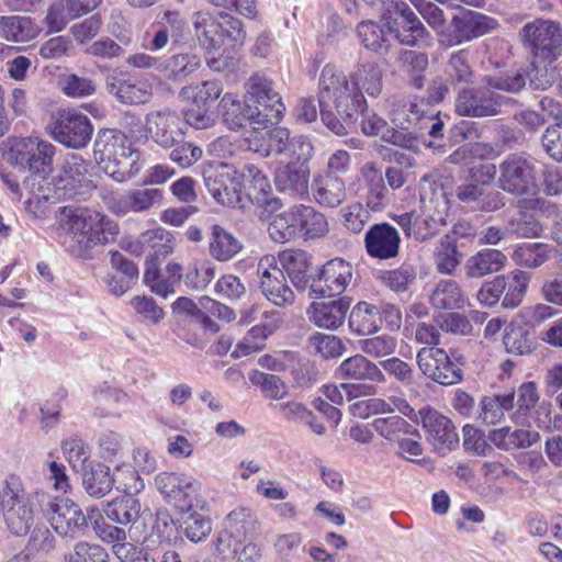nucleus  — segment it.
Instances as JSON below:
<instances>
[{
  "mask_svg": "<svg viewBox=\"0 0 562 562\" xmlns=\"http://www.w3.org/2000/svg\"><path fill=\"white\" fill-rule=\"evenodd\" d=\"M318 104L324 124L335 134L346 135L347 124L363 109L366 99L350 76L327 64L319 76Z\"/></svg>",
  "mask_w": 562,
  "mask_h": 562,
  "instance_id": "nucleus-1",
  "label": "nucleus"
},
{
  "mask_svg": "<svg viewBox=\"0 0 562 562\" xmlns=\"http://www.w3.org/2000/svg\"><path fill=\"white\" fill-rule=\"evenodd\" d=\"M59 225L71 236L80 256L97 246L114 241L120 232L116 222L103 212L88 206L61 207Z\"/></svg>",
  "mask_w": 562,
  "mask_h": 562,
  "instance_id": "nucleus-2",
  "label": "nucleus"
},
{
  "mask_svg": "<svg viewBox=\"0 0 562 562\" xmlns=\"http://www.w3.org/2000/svg\"><path fill=\"white\" fill-rule=\"evenodd\" d=\"M94 157L103 170L114 180L124 181L127 169L138 158L127 136L117 130H101L94 142Z\"/></svg>",
  "mask_w": 562,
  "mask_h": 562,
  "instance_id": "nucleus-3",
  "label": "nucleus"
},
{
  "mask_svg": "<svg viewBox=\"0 0 562 562\" xmlns=\"http://www.w3.org/2000/svg\"><path fill=\"white\" fill-rule=\"evenodd\" d=\"M246 106L250 111V124L255 127L274 124L282 117L285 106L272 81L263 74L256 72L246 82Z\"/></svg>",
  "mask_w": 562,
  "mask_h": 562,
  "instance_id": "nucleus-4",
  "label": "nucleus"
},
{
  "mask_svg": "<svg viewBox=\"0 0 562 562\" xmlns=\"http://www.w3.org/2000/svg\"><path fill=\"white\" fill-rule=\"evenodd\" d=\"M33 499L43 517L60 536H75L87 526V519L80 506L70 498H63L37 488Z\"/></svg>",
  "mask_w": 562,
  "mask_h": 562,
  "instance_id": "nucleus-5",
  "label": "nucleus"
},
{
  "mask_svg": "<svg viewBox=\"0 0 562 562\" xmlns=\"http://www.w3.org/2000/svg\"><path fill=\"white\" fill-rule=\"evenodd\" d=\"M191 24L196 41L205 49L221 48L226 38L237 43L246 37L241 21L227 13L215 16L210 11H196L191 16Z\"/></svg>",
  "mask_w": 562,
  "mask_h": 562,
  "instance_id": "nucleus-6",
  "label": "nucleus"
},
{
  "mask_svg": "<svg viewBox=\"0 0 562 562\" xmlns=\"http://www.w3.org/2000/svg\"><path fill=\"white\" fill-rule=\"evenodd\" d=\"M202 177L204 184L221 205L237 207L241 206L243 175L233 166L216 161L203 165Z\"/></svg>",
  "mask_w": 562,
  "mask_h": 562,
  "instance_id": "nucleus-7",
  "label": "nucleus"
},
{
  "mask_svg": "<svg viewBox=\"0 0 562 562\" xmlns=\"http://www.w3.org/2000/svg\"><path fill=\"white\" fill-rule=\"evenodd\" d=\"M498 188L516 195H532L538 191V172L532 160L509 155L498 166Z\"/></svg>",
  "mask_w": 562,
  "mask_h": 562,
  "instance_id": "nucleus-8",
  "label": "nucleus"
},
{
  "mask_svg": "<svg viewBox=\"0 0 562 562\" xmlns=\"http://www.w3.org/2000/svg\"><path fill=\"white\" fill-rule=\"evenodd\" d=\"M529 280V273L520 270L514 271L509 279L498 276L481 285L476 299L484 306H494L503 295L502 306L515 308L522 302Z\"/></svg>",
  "mask_w": 562,
  "mask_h": 562,
  "instance_id": "nucleus-9",
  "label": "nucleus"
},
{
  "mask_svg": "<svg viewBox=\"0 0 562 562\" xmlns=\"http://www.w3.org/2000/svg\"><path fill=\"white\" fill-rule=\"evenodd\" d=\"M33 496L34 492L26 495L24 483L19 475L15 476L10 488L8 487L1 515L9 530L16 536L26 535L34 525V507L37 508V506Z\"/></svg>",
  "mask_w": 562,
  "mask_h": 562,
  "instance_id": "nucleus-10",
  "label": "nucleus"
},
{
  "mask_svg": "<svg viewBox=\"0 0 562 562\" xmlns=\"http://www.w3.org/2000/svg\"><path fill=\"white\" fill-rule=\"evenodd\" d=\"M498 26L495 19L473 10L454 14L449 29L441 32V45L453 47L491 33Z\"/></svg>",
  "mask_w": 562,
  "mask_h": 562,
  "instance_id": "nucleus-11",
  "label": "nucleus"
},
{
  "mask_svg": "<svg viewBox=\"0 0 562 562\" xmlns=\"http://www.w3.org/2000/svg\"><path fill=\"white\" fill-rule=\"evenodd\" d=\"M155 484L165 501L179 513L188 514L198 502L201 484L192 475L161 472L155 477Z\"/></svg>",
  "mask_w": 562,
  "mask_h": 562,
  "instance_id": "nucleus-12",
  "label": "nucleus"
},
{
  "mask_svg": "<svg viewBox=\"0 0 562 562\" xmlns=\"http://www.w3.org/2000/svg\"><path fill=\"white\" fill-rule=\"evenodd\" d=\"M521 36L538 58L553 60L561 54L562 27L559 23L536 20L524 26Z\"/></svg>",
  "mask_w": 562,
  "mask_h": 562,
  "instance_id": "nucleus-13",
  "label": "nucleus"
},
{
  "mask_svg": "<svg viewBox=\"0 0 562 562\" xmlns=\"http://www.w3.org/2000/svg\"><path fill=\"white\" fill-rule=\"evenodd\" d=\"M508 101V98L493 92L486 85L482 88L465 87L459 90L454 108L461 116L486 117L498 115L503 104Z\"/></svg>",
  "mask_w": 562,
  "mask_h": 562,
  "instance_id": "nucleus-14",
  "label": "nucleus"
},
{
  "mask_svg": "<svg viewBox=\"0 0 562 562\" xmlns=\"http://www.w3.org/2000/svg\"><path fill=\"white\" fill-rule=\"evenodd\" d=\"M257 272L260 277L261 292L269 302L279 307L294 303L295 294L286 283L283 270L278 267L274 256H263L259 260Z\"/></svg>",
  "mask_w": 562,
  "mask_h": 562,
  "instance_id": "nucleus-15",
  "label": "nucleus"
},
{
  "mask_svg": "<svg viewBox=\"0 0 562 562\" xmlns=\"http://www.w3.org/2000/svg\"><path fill=\"white\" fill-rule=\"evenodd\" d=\"M92 133L93 126L89 117L77 110L61 111L52 132L55 140L74 149L86 147Z\"/></svg>",
  "mask_w": 562,
  "mask_h": 562,
  "instance_id": "nucleus-16",
  "label": "nucleus"
},
{
  "mask_svg": "<svg viewBox=\"0 0 562 562\" xmlns=\"http://www.w3.org/2000/svg\"><path fill=\"white\" fill-rule=\"evenodd\" d=\"M386 7L381 12L389 33H394L402 44L415 45L414 34L420 35L425 27L403 1L385 0Z\"/></svg>",
  "mask_w": 562,
  "mask_h": 562,
  "instance_id": "nucleus-17",
  "label": "nucleus"
},
{
  "mask_svg": "<svg viewBox=\"0 0 562 562\" xmlns=\"http://www.w3.org/2000/svg\"><path fill=\"white\" fill-rule=\"evenodd\" d=\"M417 364L427 378L442 385H453L462 379L461 368L441 348H422L417 353Z\"/></svg>",
  "mask_w": 562,
  "mask_h": 562,
  "instance_id": "nucleus-18",
  "label": "nucleus"
},
{
  "mask_svg": "<svg viewBox=\"0 0 562 562\" xmlns=\"http://www.w3.org/2000/svg\"><path fill=\"white\" fill-rule=\"evenodd\" d=\"M258 520L251 509L238 507L233 509L225 519V528L218 535L216 549L221 553L237 551V544L258 530Z\"/></svg>",
  "mask_w": 562,
  "mask_h": 562,
  "instance_id": "nucleus-19",
  "label": "nucleus"
},
{
  "mask_svg": "<svg viewBox=\"0 0 562 562\" xmlns=\"http://www.w3.org/2000/svg\"><path fill=\"white\" fill-rule=\"evenodd\" d=\"M353 269L349 261L342 258L328 260L319 269L311 284V292L316 296L340 295L350 284Z\"/></svg>",
  "mask_w": 562,
  "mask_h": 562,
  "instance_id": "nucleus-20",
  "label": "nucleus"
},
{
  "mask_svg": "<svg viewBox=\"0 0 562 562\" xmlns=\"http://www.w3.org/2000/svg\"><path fill=\"white\" fill-rule=\"evenodd\" d=\"M90 165L79 155L69 156L63 164L54 186L59 196L72 198L93 188L89 173Z\"/></svg>",
  "mask_w": 562,
  "mask_h": 562,
  "instance_id": "nucleus-21",
  "label": "nucleus"
},
{
  "mask_svg": "<svg viewBox=\"0 0 562 562\" xmlns=\"http://www.w3.org/2000/svg\"><path fill=\"white\" fill-rule=\"evenodd\" d=\"M146 133L156 144L165 148L175 146L184 137L181 117L169 109L150 112L147 115Z\"/></svg>",
  "mask_w": 562,
  "mask_h": 562,
  "instance_id": "nucleus-22",
  "label": "nucleus"
},
{
  "mask_svg": "<svg viewBox=\"0 0 562 562\" xmlns=\"http://www.w3.org/2000/svg\"><path fill=\"white\" fill-rule=\"evenodd\" d=\"M412 420H420L428 441L438 450H451L459 442L452 422L430 406L418 411Z\"/></svg>",
  "mask_w": 562,
  "mask_h": 562,
  "instance_id": "nucleus-23",
  "label": "nucleus"
},
{
  "mask_svg": "<svg viewBox=\"0 0 562 562\" xmlns=\"http://www.w3.org/2000/svg\"><path fill=\"white\" fill-rule=\"evenodd\" d=\"M401 238L397 231L387 223L375 224L366 233L367 252L376 259H391L398 255Z\"/></svg>",
  "mask_w": 562,
  "mask_h": 562,
  "instance_id": "nucleus-24",
  "label": "nucleus"
},
{
  "mask_svg": "<svg viewBox=\"0 0 562 562\" xmlns=\"http://www.w3.org/2000/svg\"><path fill=\"white\" fill-rule=\"evenodd\" d=\"M350 308L347 297L337 300L313 302L306 310L307 317L315 326L328 330H336L344 325Z\"/></svg>",
  "mask_w": 562,
  "mask_h": 562,
  "instance_id": "nucleus-25",
  "label": "nucleus"
},
{
  "mask_svg": "<svg viewBox=\"0 0 562 562\" xmlns=\"http://www.w3.org/2000/svg\"><path fill=\"white\" fill-rule=\"evenodd\" d=\"M423 204L424 224L434 232L438 226L446 224V218L450 210L449 193L441 183L434 182L428 189H424L420 194Z\"/></svg>",
  "mask_w": 562,
  "mask_h": 562,
  "instance_id": "nucleus-26",
  "label": "nucleus"
},
{
  "mask_svg": "<svg viewBox=\"0 0 562 562\" xmlns=\"http://www.w3.org/2000/svg\"><path fill=\"white\" fill-rule=\"evenodd\" d=\"M162 191L159 189H135L110 199L109 209L117 214L142 213L161 202Z\"/></svg>",
  "mask_w": 562,
  "mask_h": 562,
  "instance_id": "nucleus-27",
  "label": "nucleus"
},
{
  "mask_svg": "<svg viewBox=\"0 0 562 562\" xmlns=\"http://www.w3.org/2000/svg\"><path fill=\"white\" fill-rule=\"evenodd\" d=\"M359 181L366 188L364 200L367 207L373 212L385 209L389 200V190L384 183V176L375 162H366L359 170Z\"/></svg>",
  "mask_w": 562,
  "mask_h": 562,
  "instance_id": "nucleus-28",
  "label": "nucleus"
},
{
  "mask_svg": "<svg viewBox=\"0 0 562 562\" xmlns=\"http://www.w3.org/2000/svg\"><path fill=\"white\" fill-rule=\"evenodd\" d=\"M456 196L461 203L483 212H495L505 205L504 195L499 191L485 190L472 180L458 186Z\"/></svg>",
  "mask_w": 562,
  "mask_h": 562,
  "instance_id": "nucleus-29",
  "label": "nucleus"
},
{
  "mask_svg": "<svg viewBox=\"0 0 562 562\" xmlns=\"http://www.w3.org/2000/svg\"><path fill=\"white\" fill-rule=\"evenodd\" d=\"M244 177L246 195L251 203L269 212L277 211L281 206L280 200L273 194L268 177L256 166H248Z\"/></svg>",
  "mask_w": 562,
  "mask_h": 562,
  "instance_id": "nucleus-30",
  "label": "nucleus"
},
{
  "mask_svg": "<svg viewBox=\"0 0 562 562\" xmlns=\"http://www.w3.org/2000/svg\"><path fill=\"white\" fill-rule=\"evenodd\" d=\"M310 169L301 164L280 162L274 171V183L280 191L303 196L307 193Z\"/></svg>",
  "mask_w": 562,
  "mask_h": 562,
  "instance_id": "nucleus-31",
  "label": "nucleus"
},
{
  "mask_svg": "<svg viewBox=\"0 0 562 562\" xmlns=\"http://www.w3.org/2000/svg\"><path fill=\"white\" fill-rule=\"evenodd\" d=\"M507 257L498 249L484 248L470 256L464 265L465 274L471 279H481L505 268Z\"/></svg>",
  "mask_w": 562,
  "mask_h": 562,
  "instance_id": "nucleus-32",
  "label": "nucleus"
},
{
  "mask_svg": "<svg viewBox=\"0 0 562 562\" xmlns=\"http://www.w3.org/2000/svg\"><path fill=\"white\" fill-rule=\"evenodd\" d=\"M488 440L501 450L529 448L540 441V434L532 429L502 427L488 434Z\"/></svg>",
  "mask_w": 562,
  "mask_h": 562,
  "instance_id": "nucleus-33",
  "label": "nucleus"
},
{
  "mask_svg": "<svg viewBox=\"0 0 562 562\" xmlns=\"http://www.w3.org/2000/svg\"><path fill=\"white\" fill-rule=\"evenodd\" d=\"M353 415L367 418L371 414H386L398 412L409 419L416 418L415 409L409 403L402 397L391 396L389 401L383 398H371L368 401H359L351 407Z\"/></svg>",
  "mask_w": 562,
  "mask_h": 562,
  "instance_id": "nucleus-34",
  "label": "nucleus"
},
{
  "mask_svg": "<svg viewBox=\"0 0 562 562\" xmlns=\"http://www.w3.org/2000/svg\"><path fill=\"white\" fill-rule=\"evenodd\" d=\"M430 304L436 310H462L469 304V299L461 285L452 279L440 280L429 296Z\"/></svg>",
  "mask_w": 562,
  "mask_h": 562,
  "instance_id": "nucleus-35",
  "label": "nucleus"
},
{
  "mask_svg": "<svg viewBox=\"0 0 562 562\" xmlns=\"http://www.w3.org/2000/svg\"><path fill=\"white\" fill-rule=\"evenodd\" d=\"M41 33V27L30 16H0V37L14 43H27Z\"/></svg>",
  "mask_w": 562,
  "mask_h": 562,
  "instance_id": "nucleus-36",
  "label": "nucleus"
},
{
  "mask_svg": "<svg viewBox=\"0 0 562 562\" xmlns=\"http://www.w3.org/2000/svg\"><path fill=\"white\" fill-rule=\"evenodd\" d=\"M361 131L368 136H380L383 140L396 146L412 148L415 139L403 132L394 131L386 121L375 113L366 114L361 121Z\"/></svg>",
  "mask_w": 562,
  "mask_h": 562,
  "instance_id": "nucleus-37",
  "label": "nucleus"
},
{
  "mask_svg": "<svg viewBox=\"0 0 562 562\" xmlns=\"http://www.w3.org/2000/svg\"><path fill=\"white\" fill-rule=\"evenodd\" d=\"M346 196L347 190L341 178L326 175L315 179L314 198L318 204L337 207L346 200Z\"/></svg>",
  "mask_w": 562,
  "mask_h": 562,
  "instance_id": "nucleus-38",
  "label": "nucleus"
},
{
  "mask_svg": "<svg viewBox=\"0 0 562 562\" xmlns=\"http://www.w3.org/2000/svg\"><path fill=\"white\" fill-rule=\"evenodd\" d=\"M338 371L345 379L369 380L379 383H383L386 380L380 368L362 355H356L344 360Z\"/></svg>",
  "mask_w": 562,
  "mask_h": 562,
  "instance_id": "nucleus-39",
  "label": "nucleus"
},
{
  "mask_svg": "<svg viewBox=\"0 0 562 562\" xmlns=\"http://www.w3.org/2000/svg\"><path fill=\"white\" fill-rule=\"evenodd\" d=\"M241 243L220 225H213L209 237L210 255L217 261H228L241 250Z\"/></svg>",
  "mask_w": 562,
  "mask_h": 562,
  "instance_id": "nucleus-40",
  "label": "nucleus"
},
{
  "mask_svg": "<svg viewBox=\"0 0 562 562\" xmlns=\"http://www.w3.org/2000/svg\"><path fill=\"white\" fill-rule=\"evenodd\" d=\"M349 328L358 335H370L381 327L380 308L367 302H359L349 316Z\"/></svg>",
  "mask_w": 562,
  "mask_h": 562,
  "instance_id": "nucleus-41",
  "label": "nucleus"
},
{
  "mask_svg": "<svg viewBox=\"0 0 562 562\" xmlns=\"http://www.w3.org/2000/svg\"><path fill=\"white\" fill-rule=\"evenodd\" d=\"M138 243L150 254V258L154 259L166 258L176 248L173 234L162 227L149 229L140 234Z\"/></svg>",
  "mask_w": 562,
  "mask_h": 562,
  "instance_id": "nucleus-42",
  "label": "nucleus"
},
{
  "mask_svg": "<svg viewBox=\"0 0 562 562\" xmlns=\"http://www.w3.org/2000/svg\"><path fill=\"white\" fill-rule=\"evenodd\" d=\"M106 89L110 94L126 104L145 103L150 97L144 83L131 79L111 78L106 82Z\"/></svg>",
  "mask_w": 562,
  "mask_h": 562,
  "instance_id": "nucleus-43",
  "label": "nucleus"
},
{
  "mask_svg": "<svg viewBox=\"0 0 562 562\" xmlns=\"http://www.w3.org/2000/svg\"><path fill=\"white\" fill-rule=\"evenodd\" d=\"M296 226L306 238L324 237L328 231V222L324 214L312 206L295 205Z\"/></svg>",
  "mask_w": 562,
  "mask_h": 562,
  "instance_id": "nucleus-44",
  "label": "nucleus"
},
{
  "mask_svg": "<svg viewBox=\"0 0 562 562\" xmlns=\"http://www.w3.org/2000/svg\"><path fill=\"white\" fill-rule=\"evenodd\" d=\"M353 85L371 97H378L382 91V70L375 61L367 60L357 65L350 75Z\"/></svg>",
  "mask_w": 562,
  "mask_h": 562,
  "instance_id": "nucleus-45",
  "label": "nucleus"
},
{
  "mask_svg": "<svg viewBox=\"0 0 562 562\" xmlns=\"http://www.w3.org/2000/svg\"><path fill=\"white\" fill-rule=\"evenodd\" d=\"M514 404V393L485 396L480 403L479 418L486 425H495L504 419L505 412L512 411Z\"/></svg>",
  "mask_w": 562,
  "mask_h": 562,
  "instance_id": "nucleus-46",
  "label": "nucleus"
},
{
  "mask_svg": "<svg viewBox=\"0 0 562 562\" xmlns=\"http://www.w3.org/2000/svg\"><path fill=\"white\" fill-rule=\"evenodd\" d=\"M103 512L115 524H134L139 518L140 504L134 496L125 495L108 503Z\"/></svg>",
  "mask_w": 562,
  "mask_h": 562,
  "instance_id": "nucleus-47",
  "label": "nucleus"
},
{
  "mask_svg": "<svg viewBox=\"0 0 562 562\" xmlns=\"http://www.w3.org/2000/svg\"><path fill=\"white\" fill-rule=\"evenodd\" d=\"M220 113L222 114L225 125L229 130H239L244 124L250 122V111L244 103L233 93H225L220 101Z\"/></svg>",
  "mask_w": 562,
  "mask_h": 562,
  "instance_id": "nucleus-48",
  "label": "nucleus"
},
{
  "mask_svg": "<svg viewBox=\"0 0 562 562\" xmlns=\"http://www.w3.org/2000/svg\"><path fill=\"white\" fill-rule=\"evenodd\" d=\"M202 61L194 53H179L172 55L166 64L168 78L182 82L201 68Z\"/></svg>",
  "mask_w": 562,
  "mask_h": 562,
  "instance_id": "nucleus-49",
  "label": "nucleus"
},
{
  "mask_svg": "<svg viewBox=\"0 0 562 562\" xmlns=\"http://www.w3.org/2000/svg\"><path fill=\"white\" fill-rule=\"evenodd\" d=\"M357 35L367 49L378 54H383L389 49L387 32L374 21L360 22L357 26Z\"/></svg>",
  "mask_w": 562,
  "mask_h": 562,
  "instance_id": "nucleus-50",
  "label": "nucleus"
},
{
  "mask_svg": "<svg viewBox=\"0 0 562 562\" xmlns=\"http://www.w3.org/2000/svg\"><path fill=\"white\" fill-rule=\"evenodd\" d=\"M295 216V205L273 216L268 226L271 239L280 244L294 239L299 233Z\"/></svg>",
  "mask_w": 562,
  "mask_h": 562,
  "instance_id": "nucleus-51",
  "label": "nucleus"
},
{
  "mask_svg": "<svg viewBox=\"0 0 562 562\" xmlns=\"http://www.w3.org/2000/svg\"><path fill=\"white\" fill-rule=\"evenodd\" d=\"M373 428L378 434L391 441H397L403 436L418 437V430L397 415L374 419Z\"/></svg>",
  "mask_w": 562,
  "mask_h": 562,
  "instance_id": "nucleus-52",
  "label": "nucleus"
},
{
  "mask_svg": "<svg viewBox=\"0 0 562 562\" xmlns=\"http://www.w3.org/2000/svg\"><path fill=\"white\" fill-rule=\"evenodd\" d=\"M115 482L111 475L110 468L104 464H97L83 475V486L87 493L95 498L108 494Z\"/></svg>",
  "mask_w": 562,
  "mask_h": 562,
  "instance_id": "nucleus-53",
  "label": "nucleus"
},
{
  "mask_svg": "<svg viewBox=\"0 0 562 562\" xmlns=\"http://www.w3.org/2000/svg\"><path fill=\"white\" fill-rule=\"evenodd\" d=\"M512 259L518 266L538 268L549 259V248L544 244L522 243L515 248Z\"/></svg>",
  "mask_w": 562,
  "mask_h": 562,
  "instance_id": "nucleus-54",
  "label": "nucleus"
},
{
  "mask_svg": "<svg viewBox=\"0 0 562 562\" xmlns=\"http://www.w3.org/2000/svg\"><path fill=\"white\" fill-rule=\"evenodd\" d=\"M60 448L69 465L76 472H82L90 459L88 445L78 436H71L61 441Z\"/></svg>",
  "mask_w": 562,
  "mask_h": 562,
  "instance_id": "nucleus-55",
  "label": "nucleus"
},
{
  "mask_svg": "<svg viewBox=\"0 0 562 562\" xmlns=\"http://www.w3.org/2000/svg\"><path fill=\"white\" fill-rule=\"evenodd\" d=\"M63 562H110V554L101 544L78 541L64 554Z\"/></svg>",
  "mask_w": 562,
  "mask_h": 562,
  "instance_id": "nucleus-56",
  "label": "nucleus"
},
{
  "mask_svg": "<svg viewBox=\"0 0 562 562\" xmlns=\"http://www.w3.org/2000/svg\"><path fill=\"white\" fill-rule=\"evenodd\" d=\"M448 80L452 85H470L474 82L475 75L470 65L467 50L453 53L447 65Z\"/></svg>",
  "mask_w": 562,
  "mask_h": 562,
  "instance_id": "nucleus-57",
  "label": "nucleus"
},
{
  "mask_svg": "<svg viewBox=\"0 0 562 562\" xmlns=\"http://www.w3.org/2000/svg\"><path fill=\"white\" fill-rule=\"evenodd\" d=\"M279 323L280 319H278L277 324L271 327L254 326L244 339L237 344L232 356L234 358H240L260 351L265 347L267 336L273 333V330L279 326Z\"/></svg>",
  "mask_w": 562,
  "mask_h": 562,
  "instance_id": "nucleus-58",
  "label": "nucleus"
},
{
  "mask_svg": "<svg viewBox=\"0 0 562 562\" xmlns=\"http://www.w3.org/2000/svg\"><path fill=\"white\" fill-rule=\"evenodd\" d=\"M54 155L55 146L53 144L34 138V148L30 155V164H27L25 170L42 176L49 173Z\"/></svg>",
  "mask_w": 562,
  "mask_h": 562,
  "instance_id": "nucleus-59",
  "label": "nucleus"
},
{
  "mask_svg": "<svg viewBox=\"0 0 562 562\" xmlns=\"http://www.w3.org/2000/svg\"><path fill=\"white\" fill-rule=\"evenodd\" d=\"M416 278V269L404 263L396 269L383 271L380 279L391 291L401 293L407 291Z\"/></svg>",
  "mask_w": 562,
  "mask_h": 562,
  "instance_id": "nucleus-60",
  "label": "nucleus"
},
{
  "mask_svg": "<svg viewBox=\"0 0 562 562\" xmlns=\"http://www.w3.org/2000/svg\"><path fill=\"white\" fill-rule=\"evenodd\" d=\"M223 87L217 80H207L198 86L183 87L180 95L192 100L198 106H205L210 101L220 98Z\"/></svg>",
  "mask_w": 562,
  "mask_h": 562,
  "instance_id": "nucleus-61",
  "label": "nucleus"
},
{
  "mask_svg": "<svg viewBox=\"0 0 562 562\" xmlns=\"http://www.w3.org/2000/svg\"><path fill=\"white\" fill-rule=\"evenodd\" d=\"M280 262L294 283L302 281L310 267L308 255L301 249L281 252Z\"/></svg>",
  "mask_w": 562,
  "mask_h": 562,
  "instance_id": "nucleus-62",
  "label": "nucleus"
},
{
  "mask_svg": "<svg viewBox=\"0 0 562 562\" xmlns=\"http://www.w3.org/2000/svg\"><path fill=\"white\" fill-rule=\"evenodd\" d=\"M392 218L408 238L425 240L435 233L429 226L424 224V220H420L415 212L395 214Z\"/></svg>",
  "mask_w": 562,
  "mask_h": 562,
  "instance_id": "nucleus-63",
  "label": "nucleus"
},
{
  "mask_svg": "<svg viewBox=\"0 0 562 562\" xmlns=\"http://www.w3.org/2000/svg\"><path fill=\"white\" fill-rule=\"evenodd\" d=\"M308 344L324 359L340 357L345 351L342 340L335 335L315 333L308 338Z\"/></svg>",
  "mask_w": 562,
  "mask_h": 562,
  "instance_id": "nucleus-64",
  "label": "nucleus"
}]
</instances>
